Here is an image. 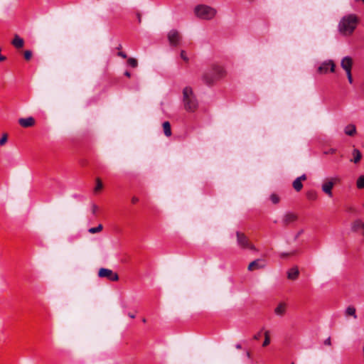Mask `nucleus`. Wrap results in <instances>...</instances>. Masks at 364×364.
Listing matches in <instances>:
<instances>
[{
	"label": "nucleus",
	"mask_w": 364,
	"mask_h": 364,
	"mask_svg": "<svg viewBox=\"0 0 364 364\" xmlns=\"http://www.w3.org/2000/svg\"><path fill=\"white\" fill-rule=\"evenodd\" d=\"M358 19L353 14L343 16L340 21L338 28V31L344 36L352 34L357 26Z\"/></svg>",
	"instance_id": "1"
},
{
	"label": "nucleus",
	"mask_w": 364,
	"mask_h": 364,
	"mask_svg": "<svg viewBox=\"0 0 364 364\" xmlns=\"http://www.w3.org/2000/svg\"><path fill=\"white\" fill-rule=\"evenodd\" d=\"M183 102L187 112H193L198 108V100L191 87H186L183 90Z\"/></svg>",
	"instance_id": "2"
},
{
	"label": "nucleus",
	"mask_w": 364,
	"mask_h": 364,
	"mask_svg": "<svg viewBox=\"0 0 364 364\" xmlns=\"http://www.w3.org/2000/svg\"><path fill=\"white\" fill-rule=\"evenodd\" d=\"M194 14L200 19L211 20L215 16L217 11L210 6L200 4L194 8Z\"/></svg>",
	"instance_id": "3"
},
{
	"label": "nucleus",
	"mask_w": 364,
	"mask_h": 364,
	"mask_svg": "<svg viewBox=\"0 0 364 364\" xmlns=\"http://www.w3.org/2000/svg\"><path fill=\"white\" fill-rule=\"evenodd\" d=\"M237 245L242 249H250L251 250H256L255 247L250 243L247 237L240 232H236Z\"/></svg>",
	"instance_id": "4"
},
{
	"label": "nucleus",
	"mask_w": 364,
	"mask_h": 364,
	"mask_svg": "<svg viewBox=\"0 0 364 364\" xmlns=\"http://www.w3.org/2000/svg\"><path fill=\"white\" fill-rule=\"evenodd\" d=\"M98 276L102 278H107L109 280L112 282H115L119 279V276L116 272L106 268L100 269Z\"/></svg>",
	"instance_id": "5"
},
{
	"label": "nucleus",
	"mask_w": 364,
	"mask_h": 364,
	"mask_svg": "<svg viewBox=\"0 0 364 364\" xmlns=\"http://www.w3.org/2000/svg\"><path fill=\"white\" fill-rule=\"evenodd\" d=\"M335 63L332 60L324 61L318 68V72L321 74H326L330 70L331 73L335 71Z\"/></svg>",
	"instance_id": "6"
},
{
	"label": "nucleus",
	"mask_w": 364,
	"mask_h": 364,
	"mask_svg": "<svg viewBox=\"0 0 364 364\" xmlns=\"http://www.w3.org/2000/svg\"><path fill=\"white\" fill-rule=\"evenodd\" d=\"M168 39L171 45L176 46L181 41V35L177 30L172 29L168 33Z\"/></svg>",
	"instance_id": "7"
},
{
	"label": "nucleus",
	"mask_w": 364,
	"mask_h": 364,
	"mask_svg": "<svg viewBox=\"0 0 364 364\" xmlns=\"http://www.w3.org/2000/svg\"><path fill=\"white\" fill-rule=\"evenodd\" d=\"M265 265H266L265 262L263 259H257L252 261V262H250L249 264L247 269L249 271H253L255 269H259L264 268L265 267Z\"/></svg>",
	"instance_id": "8"
},
{
	"label": "nucleus",
	"mask_w": 364,
	"mask_h": 364,
	"mask_svg": "<svg viewBox=\"0 0 364 364\" xmlns=\"http://www.w3.org/2000/svg\"><path fill=\"white\" fill-rule=\"evenodd\" d=\"M297 220V216L293 213H286L282 219V223L284 225H288Z\"/></svg>",
	"instance_id": "9"
},
{
	"label": "nucleus",
	"mask_w": 364,
	"mask_h": 364,
	"mask_svg": "<svg viewBox=\"0 0 364 364\" xmlns=\"http://www.w3.org/2000/svg\"><path fill=\"white\" fill-rule=\"evenodd\" d=\"M341 68L346 71H350L353 66V60L349 56L344 57L341 62Z\"/></svg>",
	"instance_id": "10"
},
{
	"label": "nucleus",
	"mask_w": 364,
	"mask_h": 364,
	"mask_svg": "<svg viewBox=\"0 0 364 364\" xmlns=\"http://www.w3.org/2000/svg\"><path fill=\"white\" fill-rule=\"evenodd\" d=\"M202 80L207 85H210V84L213 83L214 82V80H215L214 74L211 69L206 70L203 73V75L202 76Z\"/></svg>",
	"instance_id": "11"
},
{
	"label": "nucleus",
	"mask_w": 364,
	"mask_h": 364,
	"mask_svg": "<svg viewBox=\"0 0 364 364\" xmlns=\"http://www.w3.org/2000/svg\"><path fill=\"white\" fill-rule=\"evenodd\" d=\"M18 123L23 127H30L34 125L35 119L32 117L21 118L18 119Z\"/></svg>",
	"instance_id": "12"
},
{
	"label": "nucleus",
	"mask_w": 364,
	"mask_h": 364,
	"mask_svg": "<svg viewBox=\"0 0 364 364\" xmlns=\"http://www.w3.org/2000/svg\"><path fill=\"white\" fill-rule=\"evenodd\" d=\"M287 304L284 302H280L274 309V314L278 316H283L286 313Z\"/></svg>",
	"instance_id": "13"
},
{
	"label": "nucleus",
	"mask_w": 364,
	"mask_h": 364,
	"mask_svg": "<svg viewBox=\"0 0 364 364\" xmlns=\"http://www.w3.org/2000/svg\"><path fill=\"white\" fill-rule=\"evenodd\" d=\"M333 182L331 181H329L326 183H324L323 185H322V191L326 193L329 197H331L332 196V188L333 187Z\"/></svg>",
	"instance_id": "14"
},
{
	"label": "nucleus",
	"mask_w": 364,
	"mask_h": 364,
	"mask_svg": "<svg viewBox=\"0 0 364 364\" xmlns=\"http://www.w3.org/2000/svg\"><path fill=\"white\" fill-rule=\"evenodd\" d=\"M299 274V271L297 267H294L287 272V277L289 279L296 280L298 278Z\"/></svg>",
	"instance_id": "15"
},
{
	"label": "nucleus",
	"mask_w": 364,
	"mask_h": 364,
	"mask_svg": "<svg viewBox=\"0 0 364 364\" xmlns=\"http://www.w3.org/2000/svg\"><path fill=\"white\" fill-rule=\"evenodd\" d=\"M211 70L214 74V77H215V80L223 77L224 75V73H225L223 68L219 65L213 66L211 68Z\"/></svg>",
	"instance_id": "16"
},
{
	"label": "nucleus",
	"mask_w": 364,
	"mask_h": 364,
	"mask_svg": "<svg viewBox=\"0 0 364 364\" xmlns=\"http://www.w3.org/2000/svg\"><path fill=\"white\" fill-rule=\"evenodd\" d=\"M11 43L16 48H21L24 45V41L18 35H15Z\"/></svg>",
	"instance_id": "17"
},
{
	"label": "nucleus",
	"mask_w": 364,
	"mask_h": 364,
	"mask_svg": "<svg viewBox=\"0 0 364 364\" xmlns=\"http://www.w3.org/2000/svg\"><path fill=\"white\" fill-rule=\"evenodd\" d=\"M352 230L353 231L362 230L364 235V223L360 220H355L352 225Z\"/></svg>",
	"instance_id": "18"
},
{
	"label": "nucleus",
	"mask_w": 364,
	"mask_h": 364,
	"mask_svg": "<svg viewBox=\"0 0 364 364\" xmlns=\"http://www.w3.org/2000/svg\"><path fill=\"white\" fill-rule=\"evenodd\" d=\"M344 132L348 136H353L356 133V127L354 124H348L344 128Z\"/></svg>",
	"instance_id": "19"
},
{
	"label": "nucleus",
	"mask_w": 364,
	"mask_h": 364,
	"mask_svg": "<svg viewBox=\"0 0 364 364\" xmlns=\"http://www.w3.org/2000/svg\"><path fill=\"white\" fill-rule=\"evenodd\" d=\"M164 133L166 136H171V124L168 122H164L162 124Z\"/></svg>",
	"instance_id": "20"
},
{
	"label": "nucleus",
	"mask_w": 364,
	"mask_h": 364,
	"mask_svg": "<svg viewBox=\"0 0 364 364\" xmlns=\"http://www.w3.org/2000/svg\"><path fill=\"white\" fill-rule=\"evenodd\" d=\"M353 158L350 161L354 162L355 164H357L361 159V154L360 151L357 149H353Z\"/></svg>",
	"instance_id": "21"
},
{
	"label": "nucleus",
	"mask_w": 364,
	"mask_h": 364,
	"mask_svg": "<svg viewBox=\"0 0 364 364\" xmlns=\"http://www.w3.org/2000/svg\"><path fill=\"white\" fill-rule=\"evenodd\" d=\"M293 187L296 191H299L301 190L303 185L301 183V181H300V178H296L293 182Z\"/></svg>",
	"instance_id": "22"
},
{
	"label": "nucleus",
	"mask_w": 364,
	"mask_h": 364,
	"mask_svg": "<svg viewBox=\"0 0 364 364\" xmlns=\"http://www.w3.org/2000/svg\"><path fill=\"white\" fill-rule=\"evenodd\" d=\"M346 314L348 316H353L354 318H357V315L355 314V309L353 306H348L346 309Z\"/></svg>",
	"instance_id": "23"
},
{
	"label": "nucleus",
	"mask_w": 364,
	"mask_h": 364,
	"mask_svg": "<svg viewBox=\"0 0 364 364\" xmlns=\"http://www.w3.org/2000/svg\"><path fill=\"white\" fill-rule=\"evenodd\" d=\"M306 197L309 200H315L317 198V193L314 191H309L306 193Z\"/></svg>",
	"instance_id": "24"
},
{
	"label": "nucleus",
	"mask_w": 364,
	"mask_h": 364,
	"mask_svg": "<svg viewBox=\"0 0 364 364\" xmlns=\"http://www.w3.org/2000/svg\"><path fill=\"white\" fill-rule=\"evenodd\" d=\"M103 227L101 224H100L99 225H97V227H95V228H90L89 230H88V232L91 234H95V233H97V232H100L102 230Z\"/></svg>",
	"instance_id": "25"
},
{
	"label": "nucleus",
	"mask_w": 364,
	"mask_h": 364,
	"mask_svg": "<svg viewBox=\"0 0 364 364\" xmlns=\"http://www.w3.org/2000/svg\"><path fill=\"white\" fill-rule=\"evenodd\" d=\"M356 186H357L358 188H360V189L364 188V175L360 176L358 178L357 182H356Z\"/></svg>",
	"instance_id": "26"
},
{
	"label": "nucleus",
	"mask_w": 364,
	"mask_h": 364,
	"mask_svg": "<svg viewBox=\"0 0 364 364\" xmlns=\"http://www.w3.org/2000/svg\"><path fill=\"white\" fill-rule=\"evenodd\" d=\"M270 343V338H269V331H265L264 332V341L262 343V346L264 347L268 346Z\"/></svg>",
	"instance_id": "27"
},
{
	"label": "nucleus",
	"mask_w": 364,
	"mask_h": 364,
	"mask_svg": "<svg viewBox=\"0 0 364 364\" xmlns=\"http://www.w3.org/2000/svg\"><path fill=\"white\" fill-rule=\"evenodd\" d=\"M127 63L132 68H136L138 65L137 60L133 58H129L127 60Z\"/></svg>",
	"instance_id": "28"
},
{
	"label": "nucleus",
	"mask_w": 364,
	"mask_h": 364,
	"mask_svg": "<svg viewBox=\"0 0 364 364\" xmlns=\"http://www.w3.org/2000/svg\"><path fill=\"white\" fill-rule=\"evenodd\" d=\"M102 188V183L100 178L96 179V186L95 188V191L97 192Z\"/></svg>",
	"instance_id": "29"
},
{
	"label": "nucleus",
	"mask_w": 364,
	"mask_h": 364,
	"mask_svg": "<svg viewBox=\"0 0 364 364\" xmlns=\"http://www.w3.org/2000/svg\"><path fill=\"white\" fill-rule=\"evenodd\" d=\"M7 134H4L2 137L0 139V146L4 145L7 141Z\"/></svg>",
	"instance_id": "30"
},
{
	"label": "nucleus",
	"mask_w": 364,
	"mask_h": 364,
	"mask_svg": "<svg viewBox=\"0 0 364 364\" xmlns=\"http://www.w3.org/2000/svg\"><path fill=\"white\" fill-rule=\"evenodd\" d=\"M32 52L31 50H26L24 52V58L26 60H29L31 58Z\"/></svg>",
	"instance_id": "31"
},
{
	"label": "nucleus",
	"mask_w": 364,
	"mask_h": 364,
	"mask_svg": "<svg viewBox=\"0 0 364 364\" xmlns=\"http://www.w3.org/2000/svg\"><path fill=\"white\" fill-rule=\"evenodd\" d=\"M270 199H271L272 202L274 204L277 203L279 200V197L275 194L271 195Z\"/></svg>",
	"instance_id": "32"
},
{
	"label": "nucleus",
	"mask_w": 364,
	"mask_h": 364,
	"mask_svg": "<svg viewBox=\"0 0 364 364\" xmlns=\"http://www.w3.org/2000/svg\"><path fill=\"white\" fill-rule=\"evenodd\" d=\"M181 58L186 62L189 60L186 52L184 50H181Z\"/></svg>",
	"instance_id": "33"
},
{
	"label": "nucleus",
	"mask_w": 364,
	"mask_h": 364,
	"mask_svg": "<svg viewBox=\"0 0 364 364\" xmlns=\"http://www.w3.org/2000/svg\"><path fill=\"white\" fill-rule=\"evenodd\" d=\"M346 73L347 78H348L349 83L352 84L353 83V77H352V75H351V70L347 71Z\"/></svg>",
	"instance_id": "34"
},
{
	"label": "nucleus",
	"mask_w": 364,
	"mask_h": 364,
	"mask_svg": "<svg viewBox=\"0 0 364 364\" xmlns=\"http://www.w3.org/2000/svg\"><path fill=\"white\" fill-rule=\"evenodd\" d=\"M98 207L95 204H92V214H96L97 211Z\"/></svg>",
	"instance_id": "35"
},
{
	"label": "nucleus",
	"mask_w": 364,
	"mask_h": 364,
	"mask_svg": "<svg viewBox=\"0 0 364 364\" xmlns=\"http://www.w3.org/2000/svg\"><path fill=\"white\" fill-rule=\"evenodd\" d=\"M335 152H336L335 149H330L329 150L325 151L324 154H334Z\"/></svg>",
	"instance_id": "36"
},
{
	"label": "nucleus",
	"mask_w": 364,
	"mask_h": 364,
	"mask_svg": "<svg viewBox=\"0 0 364 364\" xmlns=\"http://www.w3.org/2000/svg\"><path fill=\"white\" fill-rule=\"evenodd\" d=\"M117 55H118L119 56L122 57V58H127V55H126V53H124V52H122V51L119 52V53H117Z\"/></svg>",
	"instance_id": "37"
},
{
	"label": "nucleus",
	"mask_w": 364,
	"mask_h": 364,
	"mask_svg": "<svg viewBox=\"0 0 364 364\" xmlns=\"http://www.w3.org/2000/svg\"><path fill=\"white\" fill-rule=\"evenodd\" d=\"M260 337H261V332H259L253 336V338L255 340H258V339H259Z\"/></svg>",
	"instance_id": "38"
},
{
	"label": "nucleus",
	"mask_w": 364,
	"mask_h": 364,
	"mask_svg": "<svg viewBox=\"0 0 364 364\" xmlns=\"http://www.w3.org/2000/svg\"><path fill=\"white\" fill-rule=\"evenodd\" d=\"M324 343H325L326 345L330 346V345L331 344V338H326V339L325 340V341H324Z\"/></svg>",
	"instance_id": "39"
},
{
	"label": "nucleus",
	"mask_w": 364,
	"mask_h": 364,
	"mask_svg": "<svg viewBox=\"0 0 364 364\" xmlns=\"http://www.w3.org/2000/svg\"><path fill=\"white\" fill-rule=\"evenodd\" d=\"M138 201H139V198L135 196L132 198V202L133 203H136Z\"/></svg>",
	"instance_id": "40"
},
{
	"label": "nucleus",
	"mask_w": 364,
	"mask_h": 364,
	"mask_svg": "<svg viewBox=\"0 0 364 364\" xmlns=\"http://www.w3.org/2000/svg\"><path fill=\"white\" fill-rule=\"evenodd\" d=\"M297 178H300V181H304L306 179V176L305 174L301 175V176L298 177Z\"/></svg>",
	"instance_id": "41"
},
{
	"label": "nucleus",
	"mask_w": 364,
	"mask_h": 364,
	"mask_svg": "<svg viewBox=\"0 0 364 364\" xmlns=\"http://www.w3.org/2000/svg\"><path fill=\"white\" fill-rule=\"evenodd\" d=\"M290 255L289 253L282 252V253H281V254H280V257H281L282 258H284V257H287V256H288V255Z\"/></svg>",
	"instance_id": "42"
},
{
	"label": "nucleus",
	"mask_w": 364,
	"mask_h": 364,
	"mask_svg": "<svg viewBox=\"0 0 364 364\" xmlns=\"http://www.w3.org/2000/svg\"><path fill=\"white\" fill-rule=\"evenodd\" d=\"M124 75L129 77L131 76V74L129 71H125L124 72Z\"/></svg>",
	"instance_id": "43"
},
{
	"label": "nucleus",
	"mask_w": 364,
	"mask_h": 364,
	"mask_svg": "<svg viewBox=\"0 0 364 364\" xmlns=\"http://www.w3.org/2000/svg\"><path fill=\"white\" fill-rule=\"evenodd\" d=\"M128 316L131 318H135V315L134 314H132L131 313H129L128 314Z\"/></svg>",
	"instance_id": "44"
},
{
	"label": "nucleus",
	"mask_w": 364,
	"mask_h": 364,
	"mask_svg": "<svg viewBox=\"0 0 364 364\" xmlns=\"http://www.w3.org/2000/svg\"><path fill=\"white\" fill-rule=\"evenodd\" d=\"M5 59H6L5 56L0 55V61L4 60Z\"/></svg>",
	"instance_id": "45"
},
{
	"label": "nucleus",
	"mask_w": 364,
	"mask_h": 364,
	"mask_svg": "<svg viewBox=\"0 0 364 364\" xmlns=\"http://www.w3.org/2000/svg\"><path fill=\"white\" fill-rule=\"evenodd\" d=\"M242 347H241V345L240 344H237L236 345V348L237 349H240Z\"/></svg>",
	"instance_id": "46"
},
{
	"label": "nucleus",
	"mask_w": 364,
	"mask_h": 364,
	"mask_svg": "<svg viewBox=\"0 0 364 364\" xmlns=\"http://www.w3.org/2000/svg\"><path fill=\"white\" fill-rule=\"evenodd\" d=\"M142 321H143L144 323H145V322L146 321V318H143V319H142Z\"/></svg>",
	"instance_id": "47"
},
{
	"label": "nucleus",
	"mask_w": 364,
	"mask_h": 364,
	"mask_svg": "<svg viewBox=\"0 0 364 364\" xmlns=\"http://www.w3.org/2000/svg\"><path fill=\"white\" fill-rule=\"evenodd\" d=\"M121 47H122V46H121V45H119V46L117 47V49H120V48H121Z\"/></svg>",
	"instance_id": "48"
}]
</instances>
